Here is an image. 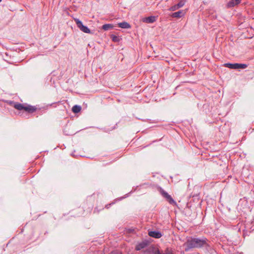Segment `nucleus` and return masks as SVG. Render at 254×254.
Segmentation results:
<instances>
[{
	"mask_svg": "<svg viewBox=\"0 0 254 254\" xmlns=\"http://www.w3.org/2000/svg\"><path fill=\"white\" fill-rule=\"evenodd\" d=\"M207 239L205 238H189L187 242L184 244L185 247V251H189L190 250L193 248H201L207 245Z\"/></svg>",
	"mask_w": 254,
	"mask_h": 254,
	"instance_id": "1",
	"label": "nucleus"
},
{
	"mask_svg": "<svg viewBox=\"0 0 254 254\" xmlns=\"http://www.w3.org/2000/svg\"><path fill=\"white\" fill-rule=\"evenodd\" d=\"M74 21L77 27L83 32L85 33H91L90 30L86 26L83 24L82 22L78 18H74Z\"/></svg>",
	"mask_w": 254,
	"mask_h": 254,
	"instance_id": "5",
	"label": "nucleus"
},
{
	"mask_svg": "<svg viewBox=\"0 0 254 254\" xmlns=\"http://www.w3.org/2000/svg\"><path fill=\"white\" fill-rule=\"evenodd\" d=\"M113 204H114V203H110V204H108L107 205H105V208L108 209Z\"/></svg>",
	"mask_w": 254,
	"mask_h": 254,
	"instance_id": "17",
	"label": "nucleus"
},
{
	"mask_svg": "<svg viewBox=\"0 0 254 254\" xmlns=\"http://www.w3.org/2000/svg\"><path fill=\"white\" fill-rule=\"evenodd\" d=\"M158 191L161 194V195L166 199V200L171 204L176 205V201L173 199L170 195H169L167 192H166L162 188L159 187L158 189Z\"/></svg>",
	"mask_w": 254,
	"mask_h": 254,
	"instance_id": "3",
	"label": "nucleus"
},
{
	"mask_svg": "<svg viewBox=\"0 0 254 254\" xmlns=\"http://www.w3.org/2000/svg\"><path fill=\"white\" fill-rule=\"evenodd\" d=\"M111 38L114 42H119L122 39L119 36H117L113 34L111 35Z\"/></svg>",
	"mask_w": 254,
	"mask_h": 254,
	"instance_id": "12",
	"label": "nucleus"
},
{
	"mask_svg": "<svg viewBox=\"0 0 254 254\" xmlns=\"http://www.w3.org/2000/svg\"><path fill=\"white\" fill-rule=\"evenodd\" d=\"M241 2V0H230L226 4V7L228 8H232L238 5Z\"/></svg>",
	"mask_w": 254,
	"mask_h": 254,
	"instance_id": "6",
	"label": "nucleus"
},
{
	"mask_svg": "<svg viewBox=\"0 0 254 254\" xmlns=\"http://www.w3.org/2000/svg\"><path fill=\"white\" fill-rule=\"evenodd\" d=\"M156 20V17L154 16H150L143 19V21L147 23H152Z\"/></svg>",
	"mask_w": 254,
	"mask_h": 254,
	"instance_id": "9",
	"label": "nucleus"
},
{
	"mask_svg": "<svg viewBox=\"0 0 254 254\" xmlns=\"http://www.w3.org/2000/svg\"><path fill=\"white\" fill-rule=\"evenodd\" d=\"M185 12L183 10H180L177 12L172 13L170 16L173 18H181L185 15Z\"/></svg>",
	"mask_w": 254,
	"mask_h": 254,
	"instance_id": "7",
	"label": "nucleus"
},
{
	"mask_svg": "<svg viewBox=\"0 0 254 254\" xmlns=\"http://www.w3.org/2000/svg\"><path fill=\"white\" fill-rule=\"evenodd\" d=\"M178 9H179V7H178V6L176 4H175V5L172 6L171 7H170L169 8V10L174 11L177 10Z\"/></svg>",
	"mask_w": 254,
	"mask_h": 254,
	"instance_id": "16",
	"label": "nucleus"
},
{
	"mask_svg": "<svg viewBox=\"0 0 254 254\" xmlns=\"http://www.w3.org/2000/svg\"><path fill=\"white\" fill-rule=\"evenodd\" d=\"M224 66L228 67L231 69H244L247 67L248 65L244 64H231V63H226L224 64Z\"/></svg>",
	"mask_w": 254,
	"mask_h": 254,
	"instance_id": "4",
	"label": "nucleus"
},
{
	"mask_svg": "<svg viewBox=\"0 0 254 254\" xmlns=\"http://www.w3.org/2000/svg\"><path fill=\"white\" fill-rule=\"evenodd\" d=\"M118 26L121 28L128 29L130 28V24L125 21L118 23Z\"/></svg>",
	"mask_w": 254,
	"mask_h": 254,
	"instance_id": "11",
	"label": "nucleus"
},
{
	"mask_svg": "<svg viewBox=\"0 0 254 254\" xmlns=\"http://www.w3.org/2000/svg\"><path fill=\"white\" fill-rule=\"evenodd\" d=\"M81 108L80 106L74 105L72 108V111L74 113H78L80 111Z\"/></svg>",
	"mask_w": 254,
	"mask_h": 254,
	"instance_id": "13",
	"label": "nucleus"
},
{
	"mask_svg": "<svg viewBox=\"0 0 254 254\" xmlns=\"http://www.w3.org/2000/svg\"><path fill=\"white\" fill-rule=\"evenodd\" d=\"M13 107L16 109L21 111L22 110H25V111L30 113H32L36 111L37 108L35 106H33L31 105H26L25 106L24 104L19 103H16L14 104Z\"/></svg>",
	"mask_w": 254,
	"mask_h": 254,
	"instance_id": "2",
	"label": "nucleus"
},
{
	"mask_svg": "<svg viewBox=\"0 0 254 254\" xmlns=\"http://www.w3.org/2000/svg\"><path fill=\"white\" fill-rule=\"evenodd\" d=\"M186 1L184 0H181L176 5L180 8L182 7L185 4Z\"/></svg>",
	"mask_w": 254,
	"mask_h": 254,
	"instance_id": "15",
	"label": "nucleus"
},
{
	"mask_svg": "<svg viewBox=\"0 0 254 254\" xmlns=\"http://www.w3.org/2000/svg\"><path fill=\"white\" fill-rule=\"evenodd\" d=\"M155 254H162L159 251L155 252Z\"/></svg>",
	"mask_w": 254,
	"mask_h": 254,
	"instance_id": "18",
	"label": "nucleus"
},
{
	"mask_svg": "<svg viewBox=\"0 0 254 254\" xmlns=\"http://www.w3.org/2000/svg\"><path fill=\"white\" fill-rule=\"evenodd\" d=\"M113 28V25L111 24H105L102 26V29L105 31H107Z\"/></svg>",
	"mask_w": 254,
	"mask_h": 254,
	"instance_id": "14",
	"label": "nucleus"
},
{
	"mask_svg": "<svg viewBox=\"0 0 254 254\" xmlns=\"http://www.w3.org/2000/svg\"><path fill=\"white\" fill-rule=\"evenodd\" d=\"M148 235L151 237L154 238H160L162 236V234L161 232L159 231H149L148 232Z\"/></svg>",
	"mask_w": 254,
	"mask_h": 254,
	"instance_id": "8",
	"label": "nucleus"
},
{
	"mask_svg": "<svg viewBox=\"0 0 254 254\" xmlns=\"http://www.w3.org/2000/svg\"><path fill=\"white\" fill-rule=\"evenodd\" d=\"M2 0H0V2Z\"/></svg>",
	"mask_w": 254,
	"mask_h": 254,
	"instance_id": "19",
	"label": "nucleus"
},
{
	"mask_svg": "<svg viewBox=\"0 0 254 254\" xmlns=\"http://www.w3.org/2000/svg\"><path fill=\"white\" fill-rule=\"evenodd\" d=\"M147 242H142L139 244H138L135 247V250L136 251H140L141 249L145 248L147 246Z\"/></svg>",
	"mask_w": 254,
	"mask_h": 254,
	"instance_id": "10",
	"label": "nucleus"
}]
</instances>
